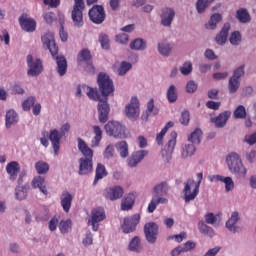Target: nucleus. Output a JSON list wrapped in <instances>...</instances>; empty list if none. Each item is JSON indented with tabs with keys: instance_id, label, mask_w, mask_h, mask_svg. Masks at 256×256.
<instances>
[{
	"instance_id": "473e14b6",
	"label": "nucleus",
	"mask_w": 256,
	"mask_h": 256,
	"mask_svg": "<svg viewBox=\"0 0 256 256\" xmlns=\"http://www.w3.org/2000/svg\"><path fill=\"white\" fill-rule=\"evenodd\" d=\"M223 20V16L219 13H214L210 16V19L208 23L205 24L206 29L209 31H214V29H217V25L221 23Z\"/></svg>"
},
{
	"instance_id": "58836bf2",
	"label": "nucleus",
	"mask_w": 256,
	"mask_h": 256,
	"mask_svg": "<svg viewBox=\"0 0 256 256\" xmlns=\"http://www.w3.org/2000/svg\"><path fill=\"white\" fill-rule=\"evenodd\" d=\"M198 229L202 235H207L208 237L215 236V230L211 226L207 225V222L201 220L198 222Z\"/></svg>"
},
{
	"instance_id": "a211bd4d",
	"label": "nucleus",
	"mask_w": 256,
	"mask_h": 256,
	"mask_svg": "<svg viewBox=\"0 0 256 256\" xmlns=\"http://www.w3.org/2000/svg\"><path fill=\"white\" fill-rule=\"evenodd\" d=\"M241 221V216H239V212L234 211L232 212L230 218L226 221L225 227L231 233H239L241 228L237 225Z\"/></svg>"
},
{
	"instance_id": "6ab92c4d",
	"label": "nucleus",
	"mask_w": 256,
	"mask_h": 256,
	"mask_svg": "<svg viewBox=\"0 0 256 256\" xmlns=\"http://www.w3.org/2000/svg\"><path fill=\"white\" fill-rule=\"evenodd\" d=\"M79 170L78 175H89L93 172V159L89 158H79Z\"/></svg>"
},
{
	"instance_id": "5fc2aeb1",
	"label": "nucleus",
	"mask_w": 256,
	"mask_h": 256,
	"mask_svg": "<svg viewBox=\"0 0 256 256\" xmlns=\"http://www.w3.org/2000/svg\"><path fill=\"white\" fill-rule=\"evenodd\" d=\"M233 79L241 81L242 77H245V64L240 65L233 71L231 76Z\"/></svg>"
},
{
	"instance_id": "9d476101",
	"label": "nucleus",
	"mask_w": 256,
	"mask_h": 256,
	"mask_svg": "<svg viewBox=\"0 0 256 256\" xmlns=\"http://www.w3.org/2000/svg\"><path fill=\"white\" fill-rule=\"evenodd\" d=\"M105 219V210L102 207L94 208L88 219V225H91L92 231H99V223Z\"/></svg>"
},
{
	"instance_id": "9b49d317",
	"label": "nucleus",
	"mask_w": 256,
	"mask_h": 256,
	"mask_svg": "<svg viewBox=\"0 0 256 256\" xmlns=\"http://www.w3.org/2000/svg\"><path fill=\"white\" fill-rule=\"evenodd\" d=\"M125 115L130 121H137L140 115L139 99L133 96L130 103L125 106Z\"/></svg>"
},
{
	"instance_id": "6e6552de",
	"label": "nucleus",
	"mask_w": 256,
	"mask_h": 256,
	"mask_svg": "<svg viewBox=\"0 0 256 256\" xmlns=\"http://www.w3.org/2000/svg\"><path fill=\"white\" fill-rule=\"evenodd\" d=\"M26 63L28 65V77H39L43 73V62L41 59H34L32 55H28L26 57Z\"/></svg>"
},
{
	"instance_id": "aec40b11",
	"label": "nucleus",
	"mask_w": 256,
	"mask_h": 256,
	"mask_svg": "<svg viewBox=\"0 0 256 256\" xmlns=\"http://www.w3.org/2000/svg\"><path fill=\"white\" fill-rule=\"evenodd\" d=\"M210 181L213 183L214 181H220L221 183H224L225 185V191L226 193H229L235 189V182L233 181V178L222 175H213L210 177Z\"/></svg>"
},
{
	"instance_id": "f03ea898",
	"label": "nucleus",
	"mask_w": 256,
	"mask_h": 256,
	"mask_svg": "<svg viewBox=\"0 0 256 256\" xmlns=\"http://www.w3.org/2000/svg\"><path fill=\"white\" fill-rule=\"evenodd\" d=\"M88 92L89 99L98 101V121L99 123H107L109 121V113H111V106H109V98L101 97L97 90L85 88Z\"/></svg>"
},
{
	"instance_id": "c85d7f7f",
	"label": "nucleus",
	"mask_w": 256,
	"mask_h": 256,
	"mask_svg": "<svg viewBox=\"0 0 256 256\" xmlns=\"http://www.w3.org/2000/svg\"><path fill=\"white\" fill-rule=\"evenodd\" d=\"M231 29V24L225 23L219 34L216 35L215 41L218 45H225L227 43V37L229 35V30Z\"/></svg>"
},
{
	"instance_id": "a19ab883",
	"label": "nucleus",
	"mask_w": 256,
	"mask_h": 256,
	"mask_svg": "<svg viewBox=\"0 0 256 256\" xmlns=\"http://www.w3.org/2000/svg\"><path fill=\"white\" fill-rule=\"evenodd\" d=\"M195 144H184L182 146V153L181 157L182 159H189V157H193L195 155Z\"/></svg>"
},
{
	"instance_id": "423d86ee",
	"label": "nucleus",
	"mask_w": 256,
	"mask_h": 256,
	"mask_svg": "<svg viewBox=\"0 0 256 256\" xmlns=\"http://www.w3.org/2000/svg\"><path fill=\"white\" fill-rule=\"evenodd\" d=\"M104 129L106 134L109 137H114V139H127L129 134H127V129L123 124L118 121H109L105 126Z\"/></svg>"
},
{
	"instance_id": "79ce46f5",
	"label": "nucleus",
	"mask_w": 256,
	"mask_h": 256,
	"mask_svg": "<svg viewBox=\"0 0 256 256\" xmlns=\"http://www.w3.org/2000/svg\"><path fill=\"white\" fill-rule=\"evenodd\" d=\"M215 0H197L195 3L196 11L199 15H203L207 9H209V4L213 3Z\"/></svg>"
},
{
	"instance_id": "0eeeda50",
	"label": "nucleus",
	"mask_w": 256,
	"mask_h": 256,
	"mask_svg": "<svg viewBox=\"0 0 256 256\" xmlns=\"http://www.w3.org/2000/svg\"><path fill=\"white\" fill-rule=\"evenodd\" d=\"M83 11H85V0H74L71 19L74 27H77L78 29H81L85 24L83 22Z\"/></svg>"
},
{
	"instance_id": "6e6d98bb",
	"label": "nucleus",
	"mask_w": 256,
	"mask_h": 256,
	"mask_svg": "<svg viewBox=\"0 0 256 256\" xmlns=\"http://www.w3.org/2000/svg\"><path fill=\"white\" fill-rule=\"evenodd\" d=\"M229 41L231 43V45H234L235 47H237L238 45H240L241 43V32L239 31H234L229 38Z\"/></svg>"
},
{
	"instance_id": "f3484780",
	"label": "nucleus",
	"mask_w": 256,
	"mask_h": 256,
	"mask_svg": "<svg viewBox=\"0 0 256 256\" xmlns=\"http://www.w3.org/2000/svg\"><path fill=\"white\" fill-rule=\"evenodd\" d=\"M149 155V151L147 150H138L133 152L130 157L127 159V165L131 169H135L143 159H145Z\"/></svg>"
},
{
	"instance_id": "338daca9",
	"label": "nucleus",
	"mask_w": 256,
	"mask_h": 256,
	"mask_svg": "<svg viewBox=\"0 0 256 256\" xmlns=\"http://www.w3.org/2000/svg\"><path fill=\"white\" fill-rule=\"evenodd\" d=\"M244 143H247V145H255L256 144V132L252 134H247L244 137Z\"/></svg>"
},
{
	"instance_id": "0e129e2a",
	"label": "nucleus",
	"mask_w": 256,
	"mask_h": 256,
	"mask_svg": "<svg viewBox=\"0 0 256 256\" xmlns=\"http://www.w3.org/2000/svg\"><path fill=\"white\" fill-rule=\"evenodd\" d=\"M189 121H191V114L185 110L181 113L180 123L181 125H189Z\"/></svg>"
},
{
	"instance_id": "20e7f679",
	"label": "nucleus",
	"mask_w": 256,
	"mask_h": 256,
	"mask_svg": "<svg viewBox=\"0 0 256 256\" xmlns=\"http://www.w3.org/2000/svg\"><path fill=\"white\" fill-rule=\"evenodd\" d=\"M196 178L197 182L190 178L184 183V189L182 193L185 203H191V201H195V199H197V195H199V187H201V183L203 181V172L197 173Z\"/></svg>"
},
{
	"instance_id": "f704fd0d",
	"label": "nucleus",
	"mask_w": 256,
	"mask_h": 256,
	"mask_svg": "<svg viewBox=\"0 0 256 256\" xmlns=\"http://www.w3.org/2000/svg\"><path fill=\"white\" fill-rule=\"evenodd\" d=\"M115 147L122 159L129 157V144H127V141H119L115 144Z\"/></svg>"
},
{
	"instance_id": "a878e982",
	"label": "nucleus",
	"mask_w": 256,
	"mask_h": 256,
	"mask_svg": "<svg viewBox=\"0 0 256 256\" xmlns=\"http://www.w3.org/2000/svg\"><path fill=\"white\" fill-rule=\"evenodd\" d=\"M54 59H56V71L60 77H65L67 74V58L65 56L55 55Z\"/></svg>"
},
{
	"instance_id": "864d4df0",
	"label": "nucleus",
	"mask_w": 256,
	"mask_h": 256,
	"mask_svg": "<svg viewBox=\"0 0 256 256\" xmlns=\"http://www.w3.org/2000/svg\"><path fill=\"white\" fill-rule=\"evenodd\" d=\"M78 61L79 63H89V61H91V52L87 49H83L78 54Z\"/></svg>"
},
{
	"instance_id": "de8ad7c7",
	"label": "nucleus",
	"mask_w": 256,
	"mask_h": 256,
	"mask_svg": "<svg viewBox=\"0 0 256 256\" xmlns=\"http://www.w3.org/2000/svg\"><path fill=\"white\" fill-rule=\"evenodd\" d=\"M204 219V223H207V225H213V227H219V225H221V222L219 219H217V216H215L213 212L205 214Z\"/></svg>"
},
{
	"instance_id": "052dcab7",
	"label": "nucleus",
	"mask_w": 256,
	"mask_h": 256,
	"mask_svg": "<svg viewBox=\"0 0 256 256\" xmlns=\"http://www.w3.org/2000/svg\"><path fill=\"white\" fill-rule=\"evenodd\" d=\"M155 107V104L153 102V99H151L147 104V110L144 114H142V121H147L149 119V115L153 113V109Z\"/></svg>"
},
{
	"instance_id": "c756f323",
	"label": "nucleus",
	"mask_w": 256,
	"mask_h": 256,
	"mask_svg": "<svg viewBox=\"0 0 256 256\" xmlns=\"http://www.w3.org/2000/svg\"><path fill=\"white\" fill-rule=\"evenodd\" d=\"M173 51V44L167 40H162L158 43V53L162 55V57H169L171 52Z\"/></svg>"
},
{
	"instance_id": "5701e85b",
	"label": "nucleus",
	"mask_w": 256,
	"mask_h": 256,
	"mask_svg": "<svg viewBox=\"0 0 256 256\" xmlns=\"http://www.w3.org/2000/svg\"><path fill=\"white\" fill-rule=\"evenodd\" d=\"M29 183L24 185H17L14 190V197L16 201H25L29 195Z\"/></svg>"
},
{
	"instance_id": "bf43d9fd",
	"label": "nucleus",
	"mask_w": 256,
	"mask_h": 256,
	"mask_svg": "<svg viewBox=\"0 0 256 256\" xmlns=\"http://www.w3.org/2000/svg\"><path fill=\"white\" fill-rule=\"evenodd\" d=\"M36 98L35 96L28 97L22 104L24 111H30L31 107L35 105Z\"/></svg>"
},
{
	"instance_id": "dca6fc26",
	"label": "nucleus",
	"mask_w": 256,
	"mask_h": 256,
	"mask_svg": "<svg viewBox=\"0 0 256 256\" xmlns=\"http://www.w3.org/2000/svg\"><path fill=\"white\" fill-rule=\"evenodd\" d=\"M175 19V10L173 8H163L160 14V24L163 27H167L171 29V25H173V21Z\"/></svg>"
},
{
	"instance_id": "4468645a",
	"label": "nucleus",
	"mask_w": 256,
	"mask_h": 256,
	"mask_svg": "<svg viewBox=\"0 0 256 256\" xmlns=\"http://www.w3.org/2000/svg\"><path fill=\"white\" fill-rule=\"evenodd\" d=\"M139 221H141V216L139 214H134L133 216L124 218L123 224L121 225L123 233H133V231L137 229Z\"/></svg>"
},
{
	"instance_id": "4d7b16f0",
	"label": "nucleus",
	"mask_w": 256,
	"mask_h": 256,
	"mask_svg": "<svg viewBox=\"0 0 256 256\" xmlns=\"http://www.w3.org/2000/svg\"><path fill=\"white\" fill-rule=\"evenodd\" d=\"M60 232L65 234V233H69V231H71V221L68 220H61L59 225H58Z\"/></svg>"
},
{
	"instance_id": "2f4dec72",
	"label": "nucleus",
	"mask_w": 256,
	"mask_h": 256,
	"mask_svg": "<svg viewBox=\"0 0 256 256\" xmlns=\"http://www.w3.org/2000/svg\"><path fill=\"white\" fill-rule=\"evenodd\" d=\"M16 123H19V116L17 115V112H15V110L7 111L5 116L6 128L11 129V127L16 125Z\"/></svg>"
},
{
	"instance_id": "b1692460",
	"label": "nucleus",
	"mask_w": 256,
	"mask_h": 256,
	"mask_svg": "<svg viewBox=\"0 0 256 256\" xmlns=\"http://www.w3.org/2000/svg\"><path fill=\"white\" fill-rule=\"evenodd\" d=\"M177 145V132L170 133V139L166 145V150L162 151V157H171L173 151H175V146Z\"/></svg>"
},
{
	"instance_id": "f8f14e48",
	"label": "nucleus",
	"mask_w": 256,
	"mask_h": 256,
	"mask_svg": "<svg viewBox=\"0 0 256 256\" xmlns=\"http://www.w3.org/2000/svg\"><path fill=\"white\" fill-rule=\"evenodd\" d=\"M41 41H42L43 47L49 50L52 57H55V55H58L59 47H57V44L55 43V34L53 32H46L41 37Z\"/></svg>"
},
{
	"instance_id": "774afa93",
	"label": "nucleus",
	"mask_w": 256,
	"mask_h": 256,
	"mask_svg": "<svg viewBox=\"0 0 256 256\" xmlns=\"http://www.w3.org/2000/svg\"><path fill=\"white\" fill-rule=\"evenodd\" d=\"M186 91L187 93H195V91H197V83L193 80L188 81L186 84Z\"/></svg>"
},
{
	"instance_id": "37998d69",
	"label": "nucleus",
	"mask_w": 256,
	"mask_h": 256,
	"mask_svg": "<svg viewBox=\"0 0 256 256\" xmlns=\"http://www.w3.org/2000/svg\"><path fill=\"white\" fill-rule=\"evenodd\" d=\"M104 177H107V170L105 169V165L98 164L96 167V174L93 181V185H97L100 179H103Z\"/></svg>"
},
{
	"instance_id": "69168bd1",
	"label": "nucleus",
	"mask_w": 256,
	"mask_h": 256,
	"mask_svg": "<svg viewBox=\"0 0 256 256\" xmlns=\"http://www.w3.org/2000/svg\"><path fill=\"white\" fill-rule=\"evenodd\" d=\"M99 42L100 45L102 47V49H109V36L105 35V34H101L99 36Z\"/></svg>"
},
{
	"instance_id": "ddd939ff",
	"label": "nucleus",
	"mask_w": 256,
	"mask_h": 256,
	"mask_svg": "<svg viewBox=\"0 0 256 256\" xmlns=\"http://www.w3.org/2000/svg\"><path fill=\"white\" fill-rule=\"evenodd\" d=\"M88 15L92 23H95V25H101V23L105 21L106 17L105 8L101 5H95L89 10Z\"/></svg>"
},
{
	"instance_id": "39448f33",
	"label": "nucleus",
	"mask_w": 256,
	"mask_h": 256,
	"mask_svg": "<svg viewBox=\"0 0 256 256\" xmlns=\"http://www.w3.org/2000/svg\"><path fill=\"white\" fill-rule=\"evenodd\" d=\"M97 83L102 99H109V96L113 97L115 93V85H113L111 77L101 72L98 74Z\"/></svg>"
},
{
	"instance_id": "c9c22d12",
	"label": "nucleus",
	"mask_w": 256,
	"mask_h": 256,
	"mask_svg": "<svg viewBox=\"0 0 256 256\" xmlns=\"http://www.w3.org/2000/svg\"><path fill=\"white\" fill-rule=\"evenodd\" d=\"M130 49L132 51H145L147 49V41L143 38H136L130 42Z\"/></svg>"
},
{
	"instance_id": "c03bdc74",
	"label": "nucleus",
	"mask_w": 256,
	"mask_h": 256,
	"mask_svg": "<svg viewBox=\"0 0 256 256\" xmlns=\"http://www.w3.org/2000/svg\"><path fill=\"white\" fill-rule=\"evenodd\" d=\"M241 87V80H237L233 77H230L228 80V91L230 95H235L239 88Z\"/></svg>"
},
{
	"instance_id": "cd10ccee",
	"label": "nucleus",
	"mask_w": 256,
	"mask_h": 256,
	"mask_svg": "<svg viewBox=\"0 0 256 256\" xmlns=\"http://www.w3.org/2000/svg\"><path fill=\"white\" fill-rule=\"evenodd\" d=\"M20 171H21V166H19V163L16 161L10 162L6 166V172L9 175L10 181H16L17 175H19Z\"/></svg>"
},
{
	"instance_id": "4c0bfd02",
	"label": "nucleus",
	"mask_w": 256,
	"mask_h": 256,
	"mask_svg": "<svg viewBox=\"0 0 256 256\" xmlns=\"http://www.w3.org/2000/svg\"><path fill=\"white\" fill-rule=\"evenodd\" d=\"M236 19L240 23H251V15L249 14V11H247V8H240L236 11Z\"/></svg>"
},
{
	"instance_id": "8fccbe9b",
	"label": "nucleus",
	"mask_w": 256,
	"mask_h": 256,
	"mask_svg": "<svg viewBox=\"0 0 256 256\" xmlns=\"http://www.w3.org/2000/svg\"><path fill=\"white\" fill-rule=\"evenodd\" d=\"M35 169L38 175H45L49 172V165L44 161H38L35 163Z\"/></svg>"
},
{
	"instance_id": "7ed1b4c3",
	"label": "nucleus",
	"mask_w": 256,
	"mask_h": 256,
	"mask_svg": "<svg viewBox=\"0 0 256 256\" xmlns=\"http://www.w3.org/2000/svg\"><path fill=\"white\" fill-rule=\"evenodd\" d=\"M226 165L232 175H235L239 179H245L247 177V168L237 152H231L226 155Z\"/></svg>"
},
{
	"instance_id": "603ef678",
	"label": "nucleus",
	"mask_w": 256,
	"mask_h": 256,
	"mask_svg": "<svg viewBox=\"0 0 256 256\" xmlns=\"http://www.w3.org/2000/svg\"><path fill=\"white\" fill-rule=\"evenodd\" d=\"M132 67L133 65L129 62H121L118 68V75H120V77H123V75H127L128 71H131Z\"/></svg>"
},
{
	"instance_id": "72a5a7b5",
	"label": "nucleus",
	"mask_w": 256,
	"mask_h": 256,
	"mask_svg": "<svg viewBox=\"0 0 256 256\" xmlns=\"http://www.w3.org/2000/svg\"><path fill=\"white\" fill-rule=\"evenodd\" d=\"M32 187L34 189H39V191L43 193V195H47L48 193L47 187L45 186V178H43L42 176H36L33 178Z\"/></svg>"
},
{
	"instance_id": "e433bc0d",
	"label": "nucleus",
	"mask_w": 256,
	"mask_h": 256,
	"mask_svg": "<svg viewBox=\"0 0 256 256\" xmlns=\"http://www.w3.org/2000/svg\"><path fill=\"white\" fill-rule=\"evenodd\" d=\"M133 205H135V195L128 194L121 201V210L130 211V209H133Z\"/></svg>"
},
{
	"instance_id": "7c9ffc66",
	"label": "nucleus",
	"mask_w": 256,
	"mask_h": 256,
	"mask_svg": "<svg viewBox=\"0 0 256 256\" xmlns=\"http://www.w3.org/2000/svg\"><path fill=\"white\" fill-rule=\"evenodd\" d=\"M71 203H73V195L69 191H64L61 196V206L65 213H69Z\"/></svg>"
},
{
	"instance_id": "680f3d73",
	"label": "nucleus",
	"mask_w": 256,
	"mask_h": 256,
	"mask_svg": "<svg viewBox=\"0 0 256 256\" xmlns=\"http://www.w3.org/2000/svg\"><path fill=\"white\" fill-rule=\"evenodd\" d=\"M104 159H113V155H115V146L113 144H109L104 153Z\"/></svg>"
},
{
	"instance_id": "49530a36",
	"label": "nucleus",
	"mask_w": 256,
	"mask_h": 256,
	"mask_svg": "<svg viewBox=\"0 0 256 256\" xmlns=\"http://www.w3.org/2000/svg\"><path fill=\"white\" fill-rule=\"evenodd\" d=\"M128 249L133 253H139L141 251V238L139 236L133 237L129 242Z\"/></svg>"
},
{
	"instance_id": "1a4fd4ad",
	"label": "nucleus",
	"mask_w": 256,
	"mask_h": 256,
	"mask_svg": "<svg viewBox=\"0 0 256 256\" xmlns=\"http://www.w3.org/2000/svg\"><path fill=\"white\" fill-rule=\"evenodd\" d=\"M144 235L147 243L155 245L159 237V225L155 222H149L144 225Z\"/></svg>"
},
{
	"instance_id": "e2e57ef3",
	"label": "nucleus",
	"mask_w": 256,
	"mask_h": 256,
	"mask_svg": "<svg viewBox=\"0 0 256 256\" xmlns=\"http://www.w3.org/2000/svg\"><path fill=\"white\" fill-rule=\"evenodd\" d=\"M60 30H59V36L60 39L63 43H65V41H67V39H69V34H67V31H65V27L63 26V24L65 22H63V20H60Z\"/></svg>"
},
{
	"instance_id": "13d9d810",
	"label": "nucleus",
	"mask_w": 256,
	"mask_h": 256,
	"mask_svg": "<svg viewBox=\"0 0 256 256\" xmlns=\"http://www.w3.org/2000/svg\"><path fill=\"white\" fill-rule=\"evenodd\" d=\"M191 71H193V63L191 61L184 62L180 67V73L184 76L190 75Z\"/></svg>"
},
{
	"instance_id": "2eb2a0df",
	"label": "nucleus",
	"mask_w": 256,
	"mask_h": 256,
	"mask_svg": "<svg viewBox=\"0 0 256 256\" xmlns=\"http://www.w3.org/2000/svg\"><path fill=\"white\" fill-rule=\"evenodd\" d=\"M125 190L123 187L116 185L112 187H108L104 190L103 197L108 199V201H117L123 197Z\"/></svg>"
},
{
	"instance_id": "ea45409f",
	"label": "nucleus",
	"mask_w": 256,
	"mask_h": 256,
	"mask_svg": "<svg viewBox=\"0 0 256 256\" xmlns=\"http://www.w3.org/2000/svg\"><path fill=\"white\" fill-rule=\"evenodd\" d=\"M94 137L91 141V147H99V143H101V139H103V130L99 126H93Z\"/></svg>"
},
{
	"instance_id": "3c124183",
	"label": "nucleus",
	"mask_w": 256,
	"mask_h": 256,
	"mask_svg": "<svg viewBox=\"0 0 256 256\" xmlns=\"http://www.w3.org/2000/svg\"><path fill=\"white\" fill-rule=\"evenodd\" d=\"M234 119H245L247 117V109H245V106L239 105L233 113Z\"/></svg>"
},
{
	"instance_id": "09e8293b",
	"label": "nucleus",
	"mask_w": 256,
	"mask_h": 256,
	"mask_svg": "<svg viewBox=\"0 0 256 256\" xmlns=\"http://www.w3.org/2000/svg\"><path fill=\"white\" fill-rule=\"evenodd\" d=\"M166 97L169 103H175L177 101V87L170 85L166 92Z\"/></svg>"
},
{
	"instance_id": "4be33fe9",
	"label": "nucleus",
	"mask_w": 256,
	"mask_h": 256,
	"mask_svg": "<svg viewBox=\"0 0 256 256\" xmlns=\"http://www.w3.org/2000/svg\"><path fill=\"white\" fill-rule=\"evenodd\" d=\"M231 119V111L226 110L220 113L216 118H211V123H214L218 129H223L227 125V121Z\"/></svg>"
},
{
	"instance_id": "a18cd8bd",
	"label": "nucleus",
	"mask_w": 256,
	"mask_h": 256,
	"mask_svg": "<svg viewBox=\"0 0 256 256\" xmlns=\"http://www.w3.org/2000/svg\"><path fill=\"white\" fill-rule=\"evenodd\" d=\"M201 137H203V131L201 129L196 128L189 136L188 141L192 143V145H199L201 143Z\"/></svg>"
},
{
	"instance_id": "bb28decb",
	"label": "nucleus",
	"mask_w": 256,
	"mask_h": 256,
	"mask_svg": "<svg viewBox=\"0 0 256 256\" xmlns=\"http://www.w3.org/2000/svg\"><path fill=\"white\" fill-rule=\"evenodd\" d=\"M19 23L23 31H26L27 33H33L37 27V22L33 18H19Z\"/></svg>"
},
{
	"instance_id": "412c9836",
	"label": "nucleus",
	"mask_w": 256,
	"mask_h": 256,
	"mask_svg": "<svg viewBox=\"0 0 256 256\" xmlns=\"http://www.w3.org/2000/svg\"><path fill=\"white\" fill-rule=\"evenodd\" d=\"M49 140L52 143V147L54 149V155H59V149L61 148V138L63 137L59 130L53 129L48 134Z\"/></svg>"
},
{
	"instance_id": "f257e3e1",
	"label": "nucleus",
	"mask_w": 256,
	"mask_h": 256,
	"mask_svg": "<svg viewBox=\"0 0 256 256\" xmlns=\"http://www.w3.org/2000/svg\"><path fill=\"white\" fill-rule=\"evenodd\" d=\"M169 193V184L167 182H161L152 188V199L148 204V213H153L157 209V205H167L169 200L165 198V195Z\"/></svg>"
},
{
	"instance_id": "393cba45",
	"label": "nucleus",
	"mask_w": 256,
	"mask_h": 256,
	"mask_svg": "<svg viewBox=\"0 0 256 256\" xmlns=\"http://www.w3.org/2000/svg\"><path fill=\"white\" fill-rule=\"evenodd\" d=\"M78 151L82 153L83 157L81 159H93V150L89 148L85 140L77 138Z\"/></svg>"
}]
</instances>
